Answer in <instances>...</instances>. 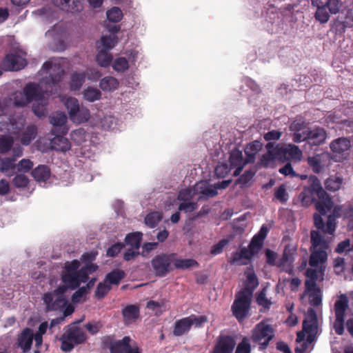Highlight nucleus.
<instances>
[{
	"mask_svg": "<svg viewBox=\"0 0 353 353\" xmlns=\"http://www.w3.org/2000/svg\"><path fill=\"white\" fill-rule=\"evenodd\" d=\"M313 194H316L320 201L315 203V208L321 214H326L332 209L334 202L330 196L323 188L319 178L315 175H310L308 177V185L304 186Z\"/></svg>",
	"mask_w": 353,
	"mask_h": 353,
	"instance_id": "f257e3e1",
	"label": "nucleus"
},
{
	"mask_svg": "<svg viewBox=\"0 0 353 353\" xmlns=\"http://www.w3.org/2000/svg\"><path fill=\"white\" fill-rule=\"evenodd\" d=\"M81 321L72 323L67 326L64 333L61 336V349L65 352H70L76 345L83 343L86 339L85 333L77 325Z\"/></svg>",
	"mask_w": 353,
	"mask_h": 353,
	"instance_id": "f03ea898",
	"label": "nucleus"
},
{
	"mask_svg": "<svg viewBox=\"0 0 353 353\" xmlns=\"http://www.w3.org/2000/svg\"><path fill=\"white\" fill-rule=\"evenodd\" d=\"M312 5L316 8L314 18L321 23H327L331 14L339 12L342 2L340 0H311Z\"/></svg>",
	"mask_w": 353,
	"mask_h": 353,
	"instance_id": "7ed1b4c3",
	"label": "nucleus"
},
{
	"mask_svg": "<svg viewBox=\"0 0 353 353\" xmlns=\"http://www.w3.org/2000/svg\"><path fill=\"white\" fill-rule=\"evenodd\" d=\"M80 262L78 260L67 261L61 272V281L67 284L70 289L75 290L79 288L81 283L85 281L81 272Z\"/></svg>",
	"mask_w": 353,
	"mask_h": 353,
	"instance_id": "20e7f679",
	"label": "nucleus"
},
{
	"mask_svg": "<svg viewBox=\"0 0 353 353\" xmlns=\"http://www.w3.org/2000/svg\"><path fill=\"white\" fill-rule=\"evenodd\" d=\"M274 336L275 330L273 327L263 321L257 323L252 330L251 340L259 344L260 350H265Z\"/></svg>",
	"mask_w": 353,
	"mask_h": 353,
	"instance_id": "39448f33",
	"label": "nucleus"
},
{
	"mask_svg": "<svg viewBox=\"0 0 353 353\" xmlns=\"http://www.w3.org/2000/svg\"><path fill=\"white\" fill-rule=\"evenodd\" d=\"M333 210L332 214L328 215L327 221L325 223L321 213H314L313 216L314 225L315 228L321 230L325 234L333 235L336 228V219L342 217V210L341 205H336L332 207Z\"/></svg>",
	"mask_w": 353,
	"mask_h": 353,
	"instance_id": "423d86ee",
	"label": "nucleus"
},
{
	"mask_svg": "<svg viewBox=\"0 0 353 353\" xmlns=\"http://www.w3.org/2000/svg\"><path fill=\"white\" fill-rule=\"evenodd\" d=\"M252 296L250 295V292H243L241 290L236 294L235 299L231 307V311L233 316L239 323L248 317L250 310Z\"/></svg>",
	"mask_w": 353,
	"mask_h": 353,
	"instance_id": "0eeeda50",
	"label": "nucleus"
},
{
	"mask_svg": "<svg viewBox=\"0 0 353 353\" xmlns=\"http://www.w3.org/2000/svg\"><path fill=\"white\" fill-rule=\"evenodd\" d=\"M174 256H176V254L161 253L152 259L151 265L156 276L163 277L173 270L172 264Z\"/></svg>",
	"mask_w": 353,
	"mask_h": 353,
	"instance_id": "6e6552de",
	"label": "nucleus"
},
{
	"mask_svg": "<svg viewBox=\"0 0 353 353\" xmlns=\"http://www.w3.org/2000/svg\"><path fill=\"white\" fill-rule=\"evenodd\" d=\"M348 308V300L345 295L340 296L334 303V312L336 319L333 327L336 334L342 335L344 333V322L345 312Z\"/></svg>",
	"mask_w": 353,
	"mask_h": 353,
	"instance_id": "1a4fd4ad",
	"label": "nucleus"
},
{
	"mask_svg": "<svg viewBox=\"0 0 353 353\" xmlns=\"http://www.w3.org/2000/svg\"><path fill=\"white\" fill-rule=\"evenodd\" d=\"M276 147L279 162H290L291 160L296 162L301 159L302 152L298 146L294 144H288L286 146H280L279 144H276Z\"/></svg>",
	"mask_w": 353,
	"mask_h": 353,
	"instance_id": "9d476101",
	"label": "nucleus"
},
{
	"mask_svg": "<svg viewBox=\"0 0 353 353\" xmlns=\"http://www.w3.org/2000/svg\"><path fill=\"white\" fill-rule=\"evenodd\" d=\"M132 339L129 336H124L121 340H114L112 336H108L104 343L110 350V353H127L131 345Z\"/></svg>",
	"mask_w": 353,
	"mask_h": 353,
	"instance_id": "9b49d317",
	"label": "nucleus"
},
{
	"mask_svg": "<svg viewBox=\"0 0 353 353\" xmlns=\"http://www.w3.org/2000/svg\"><path fill=\"white\" fill-rule=\"evenodd\" d=\"M42 70L50 73L49 79H46V83H51L56 86L62 79L65 73L61 65L52 61H48L43 64Z\"/></svg>",
	"mask_w": 353,
	"mask_h": 353,
	"instance_id": "f8f14e48",
	"label": "nucleus"
},
{
	"mask_svg": "<svg viewBox=\"0 0 353 353\" xmlns=\"http://www.w3.org/2000/svg\"><path fill=\"white\" fill-rule=\"evenodd\" d=\"M235 345L234 336L221 334L218 336L211 353H232Z\"/></svg>",
	"mask_w": 353,
	"mask_h": 353,
	"instance_id": "ddd939ff",
	"label": "nucleus"
},
{
	"mask_svg": "<svg viewBox=\"0 0 353 353\" xmlns=\"http://www.w3.org/2000/svg\"><path fill=\"white\" fill-rule=\"evenodd\" d=\"M46 311H55L63 308L68 303L66 297L45 293L43 296Z\"/></svg>",
	"mask_w": 353,
	"mask_h": 353,
	"instance_id": "4468645a",
	"label": "nucleus"
},
{
	"mask_svg": "<svg viewBox=\"0 0 353 353\" xmlns=\"http://www.w3.org/2000/svg\"><path fill=\"white\" fill-rule=\"evenodd\" d=\"M33 343L32 330L29 327L24 328L18 335L17 345L23 353H29Z\"/></svg>",
	"mask_w": 353,
	"mask_h": 353,
	"instance_id": "2eb2a0df",
	"label": "nucleus"
},
{
	"mask_svg": "<svg viewBox=\"0 0 353 353\" xmlns=\"http://www.w3.org/2000/svg\"><path fill=\"white\" fill-rule=\"evenodd\" d=\"M26 65V61L21 56L16 54H8L6 55L3 66L6 70H20Z\"/></svg>",
	"mask_w": 353,
	"mask_h": 353,
	"instance_id": "dca6fc26",
	"label": "nucleus"
},
{
	"mask_svg": "<svg viewBox=\"0 0 353 353\" xmlns=\"http://www.w3.org/2000/svg\"><path fill=\"white\" fill-rule=\"evenodd\" d=\"M50 122L54 127L52 130L54 133L66 134L68 129L65 128L67 117L64 112H57L50 117Z\"/></svg>",
	"mask_w": 353,
	"mask_h": 353,
	"instance_id": "f3484780",
	"label": "nucleus"
},
{
	"mask_svg": "<svg viewBox=\"0 0 353 353\" xmlns=\"http://www.w3.org/2000/svg\"><path fill=\"white\" fill-rule=\"evenodd\" d=\"M229 161L230 167L236 168L235 171L234 172V176L239 175L243 167L247 163H249L247 162V158L245 159H243V153L239 150H233L230 152Z\"/></svg>",
	"mask_w": 353,
	"mask_h": 353,
	"instance_id": "a211bd4d",
	"label": "nucleus"
},
{
	"mask_svg": "<svg viewBox=\"0 0 353 353\" xmlns=\"http://www.w3.org/2000/svg\"><path fill=\"white\" fill-rule=\"evenodd\" d=\"M327 137L325 130L320 127L307 130V143L311 145H319L323 143Z\"/></svg>",
	"mask_w": 353,
	"mask_h": 353,
	"instance_id": "6ab92c4d",
	"label": "nucleus"
},
{
	"mask_svg": "<svg viewBox=\"0 0 353 353\" xmlns=\"http://www.w3.org/2000/svg\"><path fill=\"white\" fill-rule=\"evenodd\" d=\"M23 92L30 103L43 100V94L39 85L34 83H28L23 89Z\"/></svg>",
	"mask_w": 353,
	"mask_h": 353,
	"instance_id": "aec40b11",
	"label": "nucleus"
},
{
	"mask_svg": "<svg viewBox=\"0 0 353 353\" xmlns=\"http://www.w3.org/2000/svg\"><path fill=\"white\" fill-rule=\"evenodd\" d=\"M328 249H312L310 256L309 264L311 267H319L325 263L327 259Z\"/></svg>",
	"mask_w": 353,
	"mask_h": 353,
	"instance_id": "412c9836",
	"label": "nucleus"
},
{
	"mask_svg": "<svg viewBox=\"0 0 353 353\" xmlns=\"http://www.w3.org/2000/svg\"><path fill=\"white\" fill-rule=\"evenodd\" d=\"M122 315L125 324H131L139 317L140 311L136 305H128L122 310Z\"/></svg>",
	"mask_w": 353,
	"mask_h": 353,
	"instance_id": "4be33fe9",
	"label": "nucleus"
},
{
	"mask_svg": "<svg viewBox=\"0 0 353 353\" xmlns=\"http://www.w3.org/2000/svg\"><path fill=\"white\" fill-rule=\"evenodd\" d=\"M61 10L70 12H80L83 9L81 0H54Z\"/></svg>",
	"mask_w": 353,
	"mask_h": 353,
	"instance_id": "5701e85b",
	"label": "nucleus"
},
{
	"mask_svg": "<svg viewBox=\"0 0 353 353\" xmlns=\"http://www.w3.org/2000/svg\"><path fill=\"white\" fill-rule=\"evenodd\" d=\"M265 148L267 152L262 155L261 161L266 167L271 161L275 160L279 161V156L277 155V147L275 143L268 142L265 145Z\"/></svg>",
	"mask_w": 353,
	"mask_h": 353,
	"instance_id": "b1692460",
	"label": "nucleus"
},
{
	"mask_svg": "<svg viewBox=\"0 0 353 353\" xmlns=\"http://www.w3.org/2000/svg\"><path fill=\"white\" fill-rule=\"evenodd\" d=\"M9 123L5 128L8 130H12L14 134L19 135L24 130L26 119L23 116H12L9 118Z\"/></svg>",
	"mask_w": 353,
	"mask_h": 353,
	"instance_id": "393cba45",
	"label": "nucleus"
},
{
	"mask_svg": "<svg viewBox=\"0 0 353 353\" xmlns=\"http://www.w3.org/2000/svg\"><path fill=\"white\" fill-rule=\"evenodd\" d=\"M310 242L312 249H329L330 247L328 241L319 231L310 232Z\"/></svg>",
	"mask_w": 353,
	"mask_h": 353,
	"instance_id": "a878e982",
	"label": "nucleus"
},
{
	"mask_svg": "<svg viewBox=\"0 0 353 353\" xmlns=\"http://www.w3.org/2000/svg\"><path fill=\"white\" fill-rule=\"evenodd\" d=\"M64 134L56 135L50 141L52 149L61 151L66 152L70 149L71 144L69 140L63 137Z\"/></svg>",
	"mask_w": 353,
	"mask_h": 353,
	"instance_id": "bb28decb",
	"label": "nucleus"
},
{
	"mask_svg": "<svg viewBox=\"0 0 353 353\" xmlns=\"http://www.w3.org/2000/svg\"><path fill=\"white\" fill-rule=\"evenodd\" d=\"M37 134V128L34 124H30L20 133V141L24 145H28Z\"/></svg>",
	"mask_w": 353,
	"mask_h": 353,
	"instance_id": "cd10ccee",
	"label": "nucleus"
},
{
	"mask_svg": "<svg viewBox=\"0 0 353 353\" xmlns=\"http://www.w3.org/2000/svg\"><path fill=\"white\" fill-rule=\"evenodd\" d=\"M16 161L14 158L5 157L0 161V172L10 177L15 174Z\"/></svg>",
	"mask_w": 353,
	"mask_h": 353,
	"instance_id": "c85d7f7f",
	"label": "nucleus"
},
{
	"mask_svg": "<svg viewBox=\"0 0 353 353\" xmlns=\"http://www.w3.org/2000/svg\"><path fill=\"white\" fill-rule=\"evenodd\" d=\"M192 327V322L188 317L176 321L173 329V334L175 336H181L187 333Z\"/></svg>",
	"mask_w": 353,
	"mask_h": 353,
	"instance_id": "c756f323",
	"label": "nucleus"
},
{
	"mask_svg": "<svg viewBox=\"0 0 353 353\" xmlns=\"http://www.w3.org/2000/svg\"><path fill=\"white\" fill-rule=\"evenodd\" d=\"M351 146L348 139L341 137L332 141L330 143V149L333 152L341 154L348 150Z\"/></svg>",
	"mask_w": 353,
	"mask_h": 353,
	"instance_id": "7c9ffc66",
	"label": "nucleus"
},
{
	"mask_svg": "<svg viewBox=\"0 0 353 353\" xmlns=\"http://www.w3.org/2000/svg\"><path fill=\"white\" fill-rule=\"evenodd\" d=\"M262 143L259 141H254L249 143L244 151L247 158V162L252 163L254 162L256 154L261 150Z\"/></svg>",
	"mask_w": 353,
	"mask_h": 353,
	"instance_id": "2f4dec72",
	"label": "nucleus"
},
{
	"mask_svg": "<svg viewBox=\"0 0 353 353\" xmlns=\"http://www.w3.org/2000/svg\"><path fill=\"white\" fill-rule=\"evenodd\" d=\"M31 174L37 181L45 182L49 179L51 171L48 165H39L32 171Z\"/></svg>",
	"mask_w": 353,
	"mask_h": 353,
	"instance_id": "473e14b6",
	"label": "nucleus"
},
{
	"mask_svg": "<svg viewBox=\"0 0 353 353\" xmlns=\"http://www.w3.org/2000/svg\"><path fill=\"white\" fill-rule=\"evenodd\" d=\"M90 117V112L88 108L80 105L78 108V110L75 111L74 114H72L70 119L74 123H83L87 122Z\"/></svg>",
	"mask_w": 353,
	"mask_h": 353,
	"instance_id": "72a5a7b5",
	"label": "nucleus"
},
{
	"mask_svg": "<svg viewBox=\"0 0 353 353\" xmlns=\"http://www.w3.org/2000/svg\"><path fill=\"white\" fill-rule=\"evenodd\" d=\"M86 78L85 72H73L70 76V88L72 91L81 89Z\"/></svg>",
	"mask_w": 353,
	"mask_h": 353,
	"instance_id": "f704fd0d",
	"label": "nucleus"
},
{
	"mask_svg": "<svg viewBox=\"0 0 353 353\" xmlns=\"http://www.w3.org/2000/svg\"><path fill=\"white\" fill-rule=\"evenodd\" d=\"M246 283L245 287L241 290L243 292L250 293V295L253 296V292L256 287L259 285V281L255 273L252 271L246 273Z\"/></svg>",
	"mask_w": 353,
	"mask_h": 353,
	"instance_id": "c9c22d12",
	"label": "nucleus"
},
{
	"mask_svg": "<svg viewBox=\"0 0 353 353\" xmlns=\"http://www.w3.org/2000/svg\"><path fill=\"white\" fill-rule=\"evenodd\" d=\"M343 178L337 175H331L324 182L325 188L330 192L338 191L343 183Z\"/></svg>",
	"mask_w": 353,
	"mask_h": 353,
	"instance_id": "e433bc0d",
	"label": "nucleus"
},
{
	"mask_svg": "<svg viewBox=\"0 0 353 353\" xmlns=\"http://www.w3.org/2000/svg\"><path fill=\"white\" fill-rule=\"evenodd\" d=\"M119 81L113 77L108 76L103 78L99 82V87L105 92H110L116 90L119 86Z\"/></svg>",
	"mask_w": 353,
	"mask_h": 353,
	"instance_id": "4c0bfd02",
	"label": "nucleus"
},
{
	"mask_svg": "<svg viewBox=\"0 0 353 353\" xmlns=\"http://www.w3.org/2000/svg\"><path fill=\"white\" fill-rule=\"evenodd\" d=\"M142 236L143 234L141 232H132L127 234L125 238V242L126 245L130 246V248L139 250L141 246Z\"/></svg>",
	"mask_w": 353,
	"mask_h": 353,
	"instance_id": "58836bf2",
	"label": "nucleus"
},
{
	"mask_svg": "<svg viewBox=\"0 0 353 353\" xmlns=\"http://www.w3.org/2000/svg\"><path fill=\"white\" fill-rule=\"evenodd\" d=\"M172 263L174 266V268L181 269V270H185V269H188L192 267H198L199 266L198 262L193 259H177L176 256H174V260H173Z\"/></svg>",
	"mask_w": 353,
	"mask_h": 353,
	"instance_id": "ea45409f",
	"label": "nucleus"
},
{
	"mask_svg": "<svg viewBox=\"0 0 353 353\" xmlns=\"http://www.w3.org/2000/svg\"><path fill=\"white\" fill-rule=\"evenodd\" d=\"M198 191L199 193L201 194L199 196L198 201L212 198L218 194V192L216 188L210 187L205 183H201L198 187Z\"/></svg>",
	"mask_w": 353,
	"mask_h": 353,
	"instance_id": "a19ab883",
	"label": "nucleus"
},
{
	"mask_svg": "<svg viewBox=\"0 0 353 353\" xmlns=\"http://www.w3.org/2000/svg\"><path fill=\"white\" fill-rule=\"evenodd\" d=\"M125 272L121 270H114L106 274L105 282L110 285H118L124 278Z\"/></svg>",
	"mask_w": 353,
	"mask_h": 353,
	"instance_id": "79ce46f5",
	"label": "nucleus"
},
{
	"mask_svg": "<svg viewBox=\"0 0 353 353\" xmlns=\"http://www.w3.org/2000/svg\"><path fill=\"white\" fill-rule=\"evenodd\" d=\"M256 252L250 250V248H242L240 250L239 252H236L232 259L231 260V263H237L239 261H240L241 259H244L246 260H250L254 255H256Z\"/></svg>",
	"mask_w": 353,
	"mask_h": 353,
	"instance_id": "37998d69",
	"label": "nucleus"
},
{
	"mask_svg": "<svg viewBox=\"0 0 353 353\" xmlns=\"http://www.w3.org/2000/svg\"><path fill=\"white\" fill-rule=\"evenodd\" d=\"M98 64L103 68L110 66L112 61V56L106 50H99L96 57Z\"/></svg>",
	"mask_w": 353,
	"mask_h": 353,
	"instance_id": "c03bdc74",
	"label": "nucleus"
},
{
	"mask_svg": "<svg viewBox=\"0 0 353 353\" xmlns=\"http://www.w3.org/2000/svg\"><path fill=\"white\" fill-rule=\"evenodd\" d=\"M83 95L85 100L94 102L101 99V92L97 88L88 87L83 90Z\"/></svg>",
	"mask_w": 353,
	"mask_h": 353,
	"instance_id": "a18cd8bd",
	"label": "nucleus"
},
{
	"mask_svg": "<svg viewBox=\"0 0 353 353\" xmlns=\"http://www.w3.org/2000/svg\"><path fill=\"white\" fill-rule=\"evenodd\" d=\"M14 144V139L11 136H0V152L6 154L12 149Z\"/></svg>",
	"mask_w": 353,
	"mask_h": 353,
	"instance_id": "49530a36",
	"label": "nucleus"
},
{
	"mask_svg": "<svg viewBox=\"0 0 353 353\" xmlns=\"http://www.w3.org/2000/svg\"><path fill=\"white\" fill-rule=\"evenodd\" d=\"M307 163L315 173H320L323 169L321 159L319 155L308 157Z\"/></svg>",
	"mask_w": 353,
	"mask_h": 353,
	"instance_id": "de8ad7c7",
	"label": "nucleus"
},
{
	"mask_svg": "<svg viewBox=\"0 0 353 353\" xmlns=\"http://www.w3.org/2000/svg\"><path fill=\"white\" fill-rule=\"evenodd\" d=\"M64 104L68 110L69 117L74 114L75 111H77L80 106L79 101L72 97L66 98Z\"/></svg>",
	"mask_w": 353,
	"mask_h": 353,
	"instance_id": "09e8293b",
	"label": "nucleus"
},
{
	"mask_svg": "<svg viewBox=\"0 0 353 353\" xmlns=\"http://www.w3.org/2000/svg\"><path fill=\"white\" fill-rule=\"evenodd\" d=\"M313 194L311 193L308 190L303 188V191L299 195V200L300 201L303 207H308L312 201L314 200L312 196Z\"/></svg>",
	"mask_w": 353,
	"mask_h": 353,
	"instance_id": "8fccbe9b",
	"label": "nucleus"
},
{
	"mask_svg": "<svg viewBox=\"0 0 353 353\" xmlns=\"http://www.w3.org/2000/svg\"><path fill=\"white\" fill-rule=\"evenodd\" d=\"M106 15L108 19L113 23L119 22L123 17L122 11L117 7H113L110 10H108Z\"/></svg>",
	"mask_w": 353,
	"mask_h": 353,
	"instance_id": "3c124183",
	"label": "nucleus"
},
{
	"mask_svg": "<svg viewBox=\"0 0 353 353\" xmlns=\"http://www.w3.org/2000/svg\"><path fill=\"white\" fill-rule=\"evenodd\" d=\"M161 219V216L158 212H152L146 215L145 223L151 228L157 225Z\"/></svg>",
	"mask_w": 353,
	"mask_h": 353,
	"instance_id": "603ef678",
	"label": "nucleus"
},
{
	"mask_svg": "<svg viewBox=\"0 0 353 353\" xmlns=\"http://www.w3.org/2000/svg\"><path fill=\"white\" fill-rule=\"evenodd\" d=\"M117 41V38L116 36H103L101 38V44L103 47L101 50L108 51L111 50L115 45Z\"/></svg>",
	"mask_w": 353,
	"mask_h": 353,
	"instance_id": "864d4df0",
	"label": "nucleus"
},
{
	"mask_svg": "<svg viewBox=\"0 0 353 353\" xmlns=\"http://www.w3.org/2000/svg\"><path fill=\"white\" fill-rule=\"evenodd\" d=\"M274 195V198L281 203H285L289 198L284 184H281L275 190Z\"/></svg>",
	"mask_w": 353,
	"mask_h": 353,
	"instance_id": "5fc2aeb1",
	"label": "nucleus"
},
{
	"mask_svg": "<svg viewBox=\"0 0 353 353\" xmlns=\"http://www.w3.org/2000/svg\"><path fill=\"white\" fill-rule=\"evenodd\" d=\"M12 183L17 188H24L28 187L29 179L23 174H19L13 178Z\"/></svg>",
	"mask_w": 353,
	"mask_h": 353,
	"instance_id": "6e6d98bb",
	"label": "nucleus"
},
{
	"mask_svg": "<svg viewBox=\"0 0 353 353\" xmlns=\"http://www.w3.org/2000/svg\"><path fill=\"white\" fill-rule=\"evenodd\" d=\"M309 303L312 306L319 307L322 303V294L321 289H316V291L308 294Z\"/></svg>",
	"mask_w": 353,
	"mask_h": 353,
	"instance_id": "4d7b16f0",
	"label": "nucleus"
},
{
	"mask_svg": "<svg viewBox=\"0 0 353 353\" xmlns=\"http://www.w3.org/2000/svg\"><path fill=\"white\" fill-rule=\"evenodd\" d=\"M129 67L128 61L125 57H119L114 60L112 68L117 72H124Z\"/></svg>",
	"mask_w": 353,
	"mask_h": 353,
	"instance_id": "13d9d810",
	"label": "nucleus"
},
{
	"mask_svg": "<svg viewBox=\"0 0 353 353\" xmlns=\"http://www.w3.org/2000/svg\"><path fill=\"white\" fill-rule=\"evenodd\" d=\"M252 347L250 340L247 337H243L242 341L237 345L235 353H251Z\"/></svg>",
	"mask_w": 353,
	"mask_h": 353,
	"instance_id": "bf43d9fd",
	"label": "nucleus"
},
{
	"mask_svg": "<svg viewBox=\"0 0 353 353\" xmlns=\"http://www.w3.org/2000/svg\"><path fill=\"white\" fill-rule=\"evenodd\" d=\"M32 167L33 163L28 159H23L17 164L16 163V169L19 172H28Z\"/></svg>",
	"mask_w": 353,
	"mask_h": 353,
	"instance_id": "052dcab7",
	"label": "nucleus"
},
{
	"mask_svg": "<svg viewBox=\"0 0 353 353\" xmlns=\"http://www.w3.org/2000/svg\"><path fill=\"white\" fill-rule=\"evenodd\" d=\"M264 239L256 236V234L252 237L248 248L254 250L257 254L263 247Z\"/></svg>",
	"mask_w": 353,
	"mask_h": 353,
	"instance_id": "680f3d73",
	"label": "nucleus"
},
{
	"mask_svg": "<svg viewBox=\"0 0 353 353\" xmlns=\"http://www.w3.org/2000/svg\"><path fill=\"white\" fill-rule=\"evenodd\" d=\"M32 111L34 114L39 117L46 115V105L43 103V99L42 101H34V103L32 105Z\"/></svg>",
	"mask_w": 353,
	"mask_h": 353,
	"instance_id": "e2e57ef3",
	"label": "nucleus"
},
{
	"mask_svg": "<svg viewBox=\"0 0 353 353\" xmlns=\"http://www.w3.org/2000/svg\"><path fill=\"white\" fill-rule=\"evenodd\" d=\"M30 102L28 100L27 97H26L24 92H17L14 94V99H13V104L16 107H24L29 104Z\"/></svg>",
	"mask_w": 353,
	"mask_h": 353,
	"instance_id": "0e129e2a",
	"label": "nucleus"
},
{
	"mask_svg": "<svg viewBox=\"0 0 353 353\" xmlns=\"http://www.w3.org/2000/svg\"><path fill=\"white\" fill-rule=\"evenodd\" d=\"M194 192L191 188H185L179 191L177 199L183 202L190 201L194 195Z\"/></svg>",
	"mask_w": 353,
	"mask_h": 353,
	"instance_id": "69168bd1",
	"label": "nucleus"
},
{
	"mask_svg": "<svg viewBox=\"0 0 353 353\" xmlns=\"http://www.w3.org/2000/svg\"><path fill=\"white\" fill-rule=\"evenodd\" d=\"M111 290L110 285L105 283H99L95 291V296L98 299L103 298Z\"/></svg>",
	"mask_w": 353,
	"mask_h": 353,
	"instance_id": "338daca9",
	"label": "nucleus"
},
{
	"mask_svg": "<svg viewBox=\"0 0 353 353\" xmlns=\"http://www.w3.org/2000/svg\"><path fill=\"white\" fill-rule=\"evenodd\" d=\"M231 167L227 163H219L215 168V174L219 178H224L230 172Z\"/></svg>",
	"mask_w": 353,
	"mask_h": 353,
	"instance_id": "774afa93",
	"label": "nucleus"
}]
</instances>
